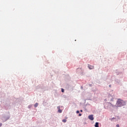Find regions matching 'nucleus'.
Listing matches in <instances>:
<instances>
[{"instance_id": "1", "label": "nucleus", "mask_w": 127, "mask_h": 127, "mask_svg": "<svg viewBox=\"0 0 127 127\" xmlns=\"http://www.w3.org/2000/svg\"><path fill=\"white\" fill-rule=\"evenodd\" d=\"M124 103L125 102L123 101V100L118 99L117 101L116 107H123V106L125 105Z\"/></svg>"}, {"instance_id": "2", "label": "nucleus", "mask_w": 127, "mask_h": 127, "mask_svg": "<svg viewBox=\"0 0 127 127\" xmlns=\"http://www.w3.org/2000/svg\"><path fill=\"white\" fill-rule=\"evenodd\" d=\"M88 119L90 120V121H94V117L93 116V115H89L88 116Z\"/></svg>"}, {"instance_id": "3", "label": "nucleus", "mask_w": 127, "mask_h": 127, "mask_svg": "<svg viewBox=\"0 0 127 127\" xmlns=\"http://www.w3.org/2000/svg\"><path fill=\"white\" fill-rule=\"evenodd\" d=\"M89 69H90V70L92 69H94V66L93 65H91L90 64H88V66Z\"/></svg>"}, {"instance_id": "4", "label": "nucleus", "mask_w": 127, "mask_h": 127, "mask_svg": "<svg viewBox=\"0 0 127 127\" xmlns=\"http://www.w3.org/2000/svg\"><path fill=\"white\" fill-rule=\"evenodd\" d=\"M95 127H99V123L96 122L95 125Z\"/></svg>"}, {"instance_id": "5", "label": "nucleus", "mask_w": 127, "mask_h": 127, "mask_svg": "<svg viewBox=\"0 0 127 127\" xmlns=\"http://www.w3.org/2000/svg\"><path fill=\"white\" fill-rule=\"evenodd\" d=\"M34 106L35 107V108H37V107H38V103H36Z\"/></svg>"}, {"instance_id": "6", "label": "nucleus", "mask_w": 127, "mask_h": 127, "mask_svg": "<svg viewBox=\"0 0 127 127\" xmlns=\"http://www.w3.org/2000/svg\"><path fill=\"white\" fill-rule=\"evenodd\" d=\"M66 122H67V120L66 119L63 120V123H66Z\"/></svg>"}, {"instance_id": "7", "label": "nucleus", "mask_w": 127, "mask_h": 127, "mask_svg": "<svg viewBox=\"0 0 127 127\" xmlns=\"http://www.w3.org/2000/svg\"><path fill=\"white\" fill-rule=\"evenodd\" d=\"M58 112H59V113H62V110L59 109Z\"/></svg>"}, {"instance_id": "8", "label": "nucleus", "mask_w": 127, "mask_h": 127, "mask_svg": "<svg viewBox=\"0 0 127 127\" xmlns=\"http://www.w3.org/2000/svg\"><path fill=\"white\" fill-rule=\"evenodd\" d=\"M62 92L63 93H64V89L62 88Z\"/></svg>"}, {"instance_id": "9", "label": "nucleus", "mask_w": 127, "mask_h": 127, "mask_svg": "<svg viewBox=\"0 0 127 127\" xmlns=\"http://www.w3.org/2000/svg\"><path fill=\"white\" fill-rule=\"evenodd\" d=\"M79 113H80V112L79 111H76V114H79Z\"/></svg>"}, {"instance_id": "10", "label": "nucleus", "mask_w": 127, "mask_h": 127, "mask_svg": "<svg viewBox=\"0 0 127 127\" xmlns=\"http://www.w3.org/2000/svg\"><path fill=\"white\" fill-rule=\"evenodd\" d=\"M116 127H120V125H117Z\"/></svg>"}, {"instance_id": "11", "label": "nucleus", "mask_w": 127, "mask_h": 127, "mask_svg": "<svg viewBox=\"0 0 127 127\" xmlns=\"http://www.w3.org/2000/svg\"><path fill=\"white\" fill-rule=\"evenodd\" d=\"M78 116H79V117H81V116H82V114H79Z\"/></svg>"}, {"instance_id": "12", "label": "nucleus", "mask_w": 127, "mask_h": 127, "mask_svg": "<svg viewBox=\"0 0 127 127\" xmlns=\"http://www.w3.org/2000/svg\"><path fill=\"white\" fill-rule=\"evenodd\" d=\"M1 126H2V124L0 123V127H1Z\"/></svg>"}, {"instance_id": "13", "label": "nucleus", "mask_w": 127, "mask_h": 127, "mask_svg": "<svg viewBox=\"0 0 127 127\" xmlns=\"http://www.w3.org/2000/svg\"><path fill=\"white\" fill-rule=\"evenodd\" d=\"M80 112H83V110H80Z\"/></svg>"}, {"instance_id": "14", "label": "nucleus", "mask_w": 127, "mask_h": 127, "mask_svg": "<svg viewBox=\"0 0 127 127\" xmlns=\"http://www.w3.org/2000/svg\"><path fill=\"white\" fill-rule=\"evenodd\" d=\"M109 87H111V85H109Z\"/></svg>"}]
</instances>
